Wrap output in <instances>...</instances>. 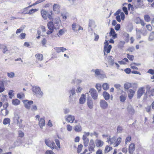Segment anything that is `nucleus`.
<instances>
[{
	"mask_svg": "<svg viewBox=\"0 0 154 154\" xmlns=\"http://www.w3.org/2000/svg\"><path fill=\"white\" fill-rule=\"evenodd\" d=\"M145 91V88L143 87H141L139 88L137 91V97L138 98H140L144 93Z\"/></svg>",
	"mask_w": 154,
	"mask_h": 154,
	"instance_id": "nucleus-8",
	"label": "nucleus"
},
{
	"mask_svg": "<svg viewBox=\"0 0 154 154\" xmlns=\"http://www.w3.org/2000/svg\"><path fill=\"white\" fill-rule=\"evenodd\" d=\"M12 103L14 105H17L20 103V101L18 99H13L12 101Z\"/></svg>",
	"mask_w": 154,
	"mask_h": 154,
	"instance_id": "nucleus-35",
	"label": "nucleus"
},
{
	"mask_svg": "<svg viewBox=\"0 0 154 154\" xmlns=\"http://www.w3.org/2000/svg\"><path fill=\"white\" fill-rule=\"evenodd\" d=\"M29 11L28 7L25 8L23 9L21 13L23 14H28Z\"/></svg>",
	"mask_w": 154,
	"mask_h": 154,
	"instance_id": "nucleus-41",
	"label": "nucleus"
},
{
	"mask_svg": "<svg viewBox=\"0 0 154 154\" xmlns=\"http://www.w3.org/2000/svg\"><path fill=\"white\" fill-rule=\"evenodd\" d=\"M25 95L23 93H18L17 95V97L19 99H21L24 97Z\"/></svg>",
	"mask_w": 154,
	"mask_h": 154,
	"instance_id": "nucleus-49",
	"label": "nucleus"
},
{
	"mask_svg": "<svg viewBox=\"0 0 154 154\" xmlns=\"http://www.w3.org/2000/svg\"><path fill=\"white\" fill-rule=\"evenodd\" d=\"M137 31V38H140L141 37L140 34V30H136Z\"/></svg>",
	"mask_w": 154,
	"mask_h": 154,
	"instance_id": "nucleus-56",
	"label": "nucleus"
},
{
	"mask_svg": "<svg viewBox=\"0 0 154 154\" xmlns=\"http://www.w3.org/2000/svg\"><path fill=\"white\" fill-rule=\"evenodd\" d=\"M5 90V87L3 82L0 81V92H2Z\"/></svg>",
	"mask_w": 154,
	"mask_h": 154,
	"instance_id": "nucleus-36",
	"label": "nucleus"
},
{
	"mask_svg": "<svg viewBox=\"0 0 154 154\" xmlns=\"http://www.w3.org/2000/svg\"><path fill=\"white\" fill-rule=\"evenodd\" d=\"M55 51L57 53H60L61 52H63L64 51L67 50V49L64 47H55L54 48Z\"/></svg>",
	"mask_w": 154,
	"mask_h": 154,
	"instance_id": "nucleus-17",
	"label": "nucleus"
},
{
	"mask_svg": "<svg viewBox=\"0 0 154 154\" xmlns=\"http://www.w3.org/2000/svg\"><path fill=\"white\" fill-rule=\"evenodd\" d=\"M38 125L41 128L45 125V118H41L40 119L38 122Z\"/></svg>",
	"mask_w": 154,
	"mask_h": 154,
	"instance_id": "nucleus-20",
	"label": "nucleus"
},
{
	"mask_svg": "<svg viewBox=\"0 0 154 154\" xmlns=\"http://www.w3.org/2000/svg\"><path fill=\"white\" fill-rule=\"evenodd\" d=\"M131 87V83H125L124 85L125 88L126 89H128Z\"/></svg>",
	"mask_w": 154,
	"mask_h": 154,
	"instance_id": "nucleus-46",
	"label": "nucleus"
},
{
	"mask_svg": "<svg viewBox=\"0 0 154 154\" xmlns=\"http://www.w3.org/2000/svg\"><path fill=\"white\" fill-rule=\"evenodd\" d=\"M144 18L146 22H149L151 20V18L150 16L147 15H145L144 16Z\"/></svg>",
	"mask_w": 154,
	"mask_h": 154,
	"instance_id": "nucleus-40",
	"label": "nucleus"
},
{
	"mask_svg": "<svg viewBox=\"0 0 154 154\" xmlns=\"http://www.w3.org/2000/svg\"><path fill=\"white\" fill-rule=\"evenodd\" d=\"M26 34L25 33H21L20 35L19 36V37L21 39H23L25 38L26 36Z\"/></svg>",
	"mask_w": 154,
	"mask_h": 154,
	"instance_id": "nucleus-53",
	"label": "nucleus"
},
{
	"mask_svg": "<svg viewBox=\"0 0 154 154\" xmlns=\"http://www.w3.org/2000/svg\"><path fill=\"white\" fill-rule=\"evenodd\" d=\"M41 13L42 18L45 20L47 19L48 14V11H46L45 10L42 9L41 11Z\"/></svg>",
	"mask_w": 154,
	"mask_h": 154,
	"instance_id": "nucleus-10",
	"label": "nucleus"
},
{
	"mask_svg": "<svg viewBox=\"0 0 154 154\" xmlns=\"http://www.w3.org/2000/svg\"><path fill=\"white\" fill-rule=\"evenodd\" d=\"M104 144L103 141L100 140H96V145L97 147H101Z\"/></svg>",
	"mask_w": 154,
	"mask_h": 154,
	"instance_id": "nucleus-19",
	"label": "nucleus"
},
{
	"mask_svg": "<svg viewBox=\"0 0 154 154\" xmlns=\"http://www.w3.org/2000/svg\"><path fill=\"white\" fill-rule=\"evenodd\" d=\"M60 6L57 4H54L53 6V10L54 11H56L57 14H59L60 13Z\"/></svg>",
	"mask_w": 154,
	"mask_h": 154,
	"instance_id": "nucleus-13",
	"label": "nucleus"
},
{
	"mask_svg": "<svg viewBox=\"0 0 154 154\" xmlns=\"http://www.w3.org/2000/svg\"><path fill=\"white\" fill-rule=\"evenodd\" d=\"M89 93L93 99L96 100L97 99L98 94L97 91L93 88H91L90 89Z\"/></svg>",
	"mask_w": 154,
	"mask_h": 154,
	"instance_id": "nucleus-4",
	"label": "nucleus"
},
{
	"mask_svg": "<svg viewBox=\"0 0 154 154\" xmlns=\"http://www.w3.org/2000/svg\"><path fill=\"white\" fill-rule=\"evenodd\" d=\"M61 15L63 19L64 20H65L67 19V17L69 16V14L67 12H66L61 13Z\"/></svg>",
	"mask_w": 154,
	"mask_h": 154,
	"instance_id": "nucleus-37",
	"label": "nucleus"
},
{
	"mask_svg": "<svg viewBox=\"0 0 154 154\" xmlns=\"http://www.w3.org/2000/svg\"><path fill=\"white\" fill-rule=\"evenodd\" d=\"M91 71L95 73L96 75L104 76L105 75V72L101 69H92Z\"/></svg>",
	"mask_w": 154,
	"mask_h": 154,
	"instance_id": "nucleus-5",
	"label": "nucleus"
},
{
	"mask_svg": "<svg viewBox=\"0 0 154 154\" xmlns=\"http://www.w3.org/2000/svg\"><path fill=\"white\" fill-rule=\"evenodd\" d=\"M112 149L113 148L111 146L109 145H106L104 148V152L105 154L107 153L112 150Z\"/></svg>",
	"mask_w": 154,
	"mask_h": 154,
	"instance_id": "nucleus-18",
	"label": "nucleus"
},
{
	"mask_svg": "<svg viewBox=\"0 0 154 154\" xmlns=\"http://www.w3.org/2000/svg\"><path fill=\"white\" fill-rule=\"evenodd\" d=\"M19 137L22 138L23 137L24 135V133L21 131H19L18 132Z\"/></svg>",
	"mask_w": 154,
	"mask_h": 154,
	"instance_id": "nucleus-52",
	"label": "nucleus"
},
{
	"mask_svg": "<svg viewBox=\"0 0 154 154\" xmlns=\"http://www.w3.org/2000/svg\"><path fill=\"white\" fill-rule=\"evenodd\" d=\"M67 130L69 131H71L72 129V127L70 125H67L66 126Z\"/></svg>",
	"mask_w": 154,
	"mask_h": 154,
	"instance_id": "nucleus-57",
	"label": "nucleus"
},
{
	"mask_svg": "<svg viewBox=\"0 0 154 154\" xmlns=\"http://www.w3.org/2000/svg\"><path fill=\"white\" fill-rule=\"evenodd\" d=\"M38 11V9H32L29 11V14L31 15L33 14L36 12Z\"/></svg>",
	"mask_w": 154,
	"mask_h": 154,
	"instance_id": "nucleus-39",
	"label": "nucleus"
},
{
	"mask_svg": "<svg viewBox=\"0 0 154 154\" xmlns=\"http://www.w3.org/2000/svg\"><path fill=\"white\" fill-rule=\"evenodd\" d=\"M125 44V42L124 41H120L118 44V47L119 48H121L124 46Z\"/></svg>",
	"mask_w": 154,
	"mask_h": 154,
	"instance_id": "nucleus-51",
	"label": "nucleus"
},
{
	"mask_svg": "<svg viewBox=\"0 0 154 154\" xmlns=\"http://www.w3.org/2000/svg\"><path fill=\"white\" fill-rule=\"evenodd\" d=\"M120 16L121 19L122 20H124L125 18V15L123 12H121L120 13Z\"/></svg>",
	"mask_w": 154,
	"mask_h": 154,
	"instance_id": "nucleus-62",
	"label": "nucleus"
},
{
	"mask_svg": "<svg viewBox=\"0 0 154 154\" xmlns=\"http://www.w3.org/2000/svg\"><path fill=\"white\" fill-rule=\"evenodd\" d=\"M96 154H103L102 151L101 149H98L96 152Z\"/></svg>",
	"mask_w": 154,
	"mask_h": 154,
	"instance_id": "nucleus-64",
	"label": "nucleus"
},
{
	"mask_svg": "<svg viewBox=\"0 0 154 154\" xmlns=\"http://www.w3.org/2000/svg\"><path fill=\"white\" fill-rule=\"evenodd\" d=\"M127 57L131 61H132L134 59V56L128 54H127Z\"/></svg>",
	"mask_w": 154,
	"mask_h": 154,
	"instance_id": "nucleus-50",
	"label": "nucleus"
},
{
	"mask_svg": "<svg viewBox=\"0 0 154 154\" xmlns=\"http://www.w3.org/2000/svg\"><path fill=\"white\" fill-rule=\"evenodd\" d=\"M45 154H55L53 151L51 150H48L46 151L45 152Z\"/></svg>",
	"mask_w": 154,
	"mask_h": 154,
	"instance_id": "nucleus-55",
	"label": "nucleus"
},
{
	"mask_svg": "<svg viewBox=\"0 0 154 154\" xmlns=\"http://www.w3.org/2000/svg\"><path fill=\"white\" fill-rule=\"evenodd\" d=\"M32 90L38 97H41L43 95V93L41 91L40 88L38 87L33 86L32 87Z\"/></svg>",
	"mask_w": 154,
	"mask_h": 154,
	"instance_id": "nucleus-2",
	"label": "nucleus"
},
{
	"mask_svg": "<svg viewBox=\"0 0 154 154\" xmlns=\"http://www.w3.org/2000/svg\"><path fill=\"white\" fill-rule=\"evenodd\" d=\"M135 144L134 143H131L129 147L128 151L129 153L132 154L135 150Z\"/></svg>",
	"mask_w": 154,
	"mask_h": 154,
	"instance_id": "nucleus-14",
	"label": "nucleus"
},
{
	"mask_svg": "<svg viewBox=\"0 0 154 154\" xmlns=\"http://www.w3.org/2000/svg\"><path fill=\"white\" fill-rule=\"evenodd\" d=\"M1 113L2 116H6L8 115L9 111L7 109H3L1 110Z\"/></svg>",
	"mask_w": 154,
	"mask_h": 154,
	"instance_id": "nucleus-32",
	"label": "nucleus"
},
{
	"mask_svg": "<svg viewBox=\"0 0 154 154\" xmlns=\"http://www.w3.org/2000/svg\"><path fill=\"white\" fill-rule=\"evenodd\" d=\"M49 30H54L55 27L52 22H49L47 24Z\"/></svg>",
	"mask_w": 154,
	"mask_h": 154,
	"instance_id": "nucleus-21",
	"label": "nucleus"
},
{
	"mask_svg": "<svg viewBox=\"0 0 154 154\" xmlns=\"http://www.w3.org/2000/svg\"><path fill=\"white\" fill-rule=\"evenodd\" d=\"M129 93L128 95V97L130 99H131L133 97L135 94V91L133 90L130 89L129 90Z\"/></svg>",
	"mask_w": 154,
	"mask_h": 154,
	"instance_id": "nucleus-27",
	"label": "nucleus"
},
{
	"mask_svg": "<svg viewBox=\"0 0 154 154\" xmlns=\"http://www.w3.org/2000/svg\"><path fill=\"white\" fill-rule=\"evenodd\" d=\"M23 102L25 107L27 109H29L30 108L31 105L33 103V101L32 100H23Z\"/></svg>",
	"mask_w": 154,
	"mask_h": 154,
	"instance_id": "nucleus-7",
	"label": "nucleus"
},
{
	"mask_svg": "<svg viewBox=\"0 0 154 154\" xmlns=\"http://www.w3.org/2000/svg\"><path fill=\"white\" fill-rule=\"evenodd\" d=\"M127 97L126 93L124 91H122L119 96L120 101L122 102H125L126 99Z\"/></svg>",
	"mask_w": 154,
	"mask_h": 154,
	"instance_id": "nucleus-9",
	"label": "nucleus"
},
{
	"mask_svg": "<svg viewBox=\"0 0 154 154\" xmlns=\"http://www.w3.org/2000/svg\"><path fill=\"white\" fill-rule=\"evenodd\" d=\"M146 88H147V92H149L150 96H154V88L150 90V87L149 85H147L146 86Z\"/></svg>",
	"mask_w": 154,
	"mask_h": 154,
	"instance_id": "nucleus-25",
	"label": "nucleus"
},
{
	"mask_svg": "<svg viewBox=\"0 0 154 154\" xmlns=\"http://www.w3.org/2000/svg\"><path fill=\"white\" fill-rule=\"evenodd\" d=\"M100 106L103 109H105L108 107V104L104 100H101L100 102Z\"/></svg>",
	"mask_w": 154,
	"mask_h": 154,
	"instance_id": "nucleus-11",
	"label": "nucleus"
},
{
	"mask_svg": "<svg viewBox=\"0 0 154 154\" xmlns=\"http://www.w3.org/2000/svg\"><path fill=\"white\" fill-rule=\"evenodd\" d=\"M122 10L126 15H127L128 14V13L127 10V8L126 7H123L122 8Z\"/></svg>",
	"mask_w": 154,
	"mask_h": 154,
	"instance_id": "nucleus-58",
	"label": "nucleus"
},
{
	"mask_svg": "<svg viewBox=\"0 0 154 154\" xmlns=\"http://www.w3.org/2000/svg\"><path fill=\"white\" fill-rule=\"evenodd\" d=\"M146 27L149 31H151L152 29V28L150 24H148L146 26Z\"/></svg>",
	"mask_w": 154,
	"mask_h": 154,
	"instance_id": "nucleus-60",
	"label": "nucleus"
},
{
	"mask_svg": "<svg viewBox=\"0 0 154 154\" xmlns=\"http://www.w3.org/2000/svg\"><path fill=\"white\" fill-rule=\"evenodd\" d=\"M95 147V145L94 141L93 140H91L89 143V146L88 147V150L91 153L95 151L94 148Z\"/></svg>",
	"mask_w": 154,
	"mask_h": 154,
	"instance_id": "nucleus-6",
	"label": "nucleus"
},
{
	"mask_svg": "<svg viewBox=\"0 0 154 154\" xmlns=\"http://www.w3.org/2000/svg\"><path fill=\"white\" fill-rule=\"evenodd\" d=\"M102 87L103 89L104 90H107L109 88V85L106 83H104L102 85Z\"/></svg>",
	"mask_w": 154,
	"mask_h": 154,
	"instance_id": "nucleus-44",
	"label": "nucleus"
},
{
	"mask_svg": "<svg viewBox=\"0 0 154 154\" xmlns=\"http://www.w3.org/2000/svg\"><path fill=\"white\" fill-rule=\"evenodd\" d=\"M74 116L69 115L66 117V121L72 123L75 120Z\"/></svg>",
	"mask_w": 154,
	"mask_h": 154,
	"instance_id": "nucleus-12",
	"label": "nucleus"
},
{
	"mask_svg": "<svg viewBox=\"0 0 154 154\" xmlns=\"http://www.w3.org/2000/svg\"><path fill=\"white\" fill-rule=\"evenodd\" d=\"M87 104L88 107L90 109H92L93 108V103L92 100H88L87 101Z\"/></svg>",
	"mask_w": 154,
	"mask_h": 154,
	"instance_id": "nucleus-29",
	"label": "nucleus"
},
{
	"mask_svg": "<svg viewBox=\"0 0 154 154\" xmlns=\"http://www.w3.org/2000/svg\"><path fill=\"white\" fill-rule=\"evenodd\" d=\"M107 59L108 61L111 64H114V60L112 58V57L111 56H109L108 57Z\"/></svg>",
	"mask_w": 154,
	"mask_h": 154,
	"instance_id": "nucleus-45",
	"label": "nucleus"
},
{
	"mask_svg": "<svg viewBox=\"0 0 154 154\" xmlns=\"http://www.w3.org/2000/svg\"><path fill=\"white\" fill-rule=\"evenodd\" d=\"M7 75L8 77H13L14 76V73L13 72H8Z\"/></svg>",
	"mask_w": 154,
	"mask_h": 154,
	"instance_id": "nucleus-54",
	"label": "nucleus"
},
{
	"mask_svg": "<svg viewBox=\"0 0 154 154\" xmlns=\"http://www.w3.org/2000/svg\"><path fill=\"white\" fill-rule=\"evenodd\" d=\"M11 121L8 118H5L4 119L3 121V124L4 125H6L10 123Z\"/></svg>",
	"mask_w": 154,
	"mask_h": 154,
	"instance_id": "nucleus-38",
	"label": "nucleus"
},
{
	"mask_svg": "<svg viewBox=\"0 0 154 154\" xmlns=\"http://www.w3.org/2000/svg\"><path fill=\"white\" fill-rule=\"evenodd\" d=\"M53 23L55 27V29H58L60 26L61 20L59 17H57L53 20Z\"/></svg>",
	"mask_w": 154,
	"mask_h": 154,
	"instance_id": "nucleus-3",
	"label": "nucleus"
},
{
	"mask_svg": "<svg viewBox=\"0 0 154 154\" xmlns=\"http://www.w3.org/2000/svg\"><path fill=\"white\" fill-rule=\"evenodd\" d=\"M35 57L37 61H41L43 60V56L42 54L40 53H38L35 55Z\"/></svg>",
	"mask_w": 154,
	"mask_h": 154,
	"instance_id": "nucleus-16",
	"label": "nucleus"
},
{
	"mask_svg": "<svg viewBox=\"0 0 154 154\" xmlns=\"http://www.w3.org/2000/svg\"><path fill=\"white\" fill-rule=\"evenodd\" d=\"M83 147V145L82 144H80L78 146L77 149V152L79 153L82 151Z\"/></svg>",
	"mask_w": 154,
	"mask_h": 154,
	"instance_id": "nucleus-47",
	"label": "nucleus"
},
{
	"mask_svg": "<svg viewBox=\"0 0 154 154\" xmlns=\"http://www.w3.org/2000/svg\"><path fill=\"white\" fill-rule=\"evenodd\" d=\"M66 31L65 29H60L57 33V35L58 37H60V36L63 35L66 32Z\"/></svg>",
	"mask_w": 154,
	"mask_h": 154,
	"instance_id": "nucleus-28",
	"label": "nucleus"
},
{
	"mask_svg": "<svg viewBox=\"0 0 154 154\" xmlns=\"http://www.w3.org/2000/svg\"><path fill=\"white\" fill-rule=\"evenodd\" d=\"M54 140L57 146L53 140H50L49 138L45 139V144L51 149H60V146L59 140L58 139L55 138V137Z\"/></svg>",
	"mask_w": 154,
	"mask_h": 154,
	"instance_id": "nucleus-1",
	"label": "nucleus"
},
{
	"mask_svg": "<svg viewBox=\"0 0 154 154\" xmlns=\"http://www.w3.org/2000/svg\"><path fill=\"white\" fill-rule=\"evenodd\" d=\"M130 9H131V10L133 11L134 9L133 6L131 4H129L128 5V10H130Z\"/></svg>",
	"mask_w": 154,
	"mask_h": 154,
	"instance_id": "nucleus-59",
	"label": "nucleus"
},
{
	"mask_svg": "<svg viewBox=\"0 0 154 154\" xmlns=\"http://www.w3.org/2000/svg\"><path fill=\"white\" fill-rule=\"evenodd\" d=\"M47 42V40L45 38H44L41 41L42 44L43 46H44Z\"/></svg>",
	"mask_w": 154,
	"mask_h": 154,
	"instance_id": "nucleus-61",
	"label": "nucleus"
},
{
	"mask_svg": "<svg viewBox=\"0 0 154 154\" xmlns=\"http://www.w3.org/2000/svg\"><path fill=\"white\" fill-rule=\"evenodd\" d=\"M148 40L149 42H152L154 40V31H152L150 33Z\"/></svg>",
	"mask_w": 154,
	"mask_h": 154,
	"instance_id": "nucleus-24",
	"label": "nucleus"
},
{
	"mask_svg": "<svg viewBox=\"0 0 154 154\" xmlns=\"http://www.w3.org/2000/svg\"><path fill=\"white\" fill-rule=\"evenodd\" d=\"M88 26L89 27H95L94 22L91 20H89Z\"/></svg>",
	"mask_w": 154,
	"mask_h": 154,
	"instance_id": "nucleus-43",
	"label": "nucleus"
},
{
	"mask_svg": "<svg viewBox=\"0 0 154 154\" xmlns=\"http://www.w3.org/2000/svg\"><path fill=\"white\" fill-rule=\"evenodd\" d=\"M78 26L75 23H73L72 25V28L74 32H76L77 31V30L76 28L78 27Z\"/></svg>",
	"mask_w": 154,
	"mask_h": 154,
	"instance_id": "nucleus-42",
	"label": "nucleus"
},
{
	"mask_svg": "<svg viewBox=\"0 0 154 154\" xmlns=\"http://www.w3.org/2000/svg\"><path fill=\"white\" fill-rule=\"evenodd\" d=\"M74 129L76 132H79L82 131V128L80 125H79L75 126L74 127Z\"/></svg>",
	"mask_w": 154,
	"mask_h": 154,
	"instance_id": "nucleus-34",
	"label": "nucleus"
},
{
	"mask_svg": "<svg viewBox=\"0 0 154 154\" xmlns=\"http://www.w3.org/2000/svg\"><path fill=\"white\" fill-rule=\"evenodd\" d=\"M0 49H3V52L5 53L8 51L6 46L2 44H0Z\"/></svg>",
	"mask_w": 154,
	"mask_h": 154,
	"instance_id": "nucleus-33",
	"label": "nucleus"
},
{
	"mask_svg": "<svg viewBox=\"0 0 154 154\" xmlns=\"http://www.w3.org/2000/svg\"><path fill=\"white\" fill-rule=\"evenodd\" d=\"M86 100V96L84 94H82L79 99V103L81 104L84 103Z\"/></svg>",
	"mask_w": 154,
	"mask_h": 154,
	"instance_id": "nucleus-22",
	"label": "nucleus"
},
{
	"mask_svg": "<svg viewBox=\"0 0 154 154\" xmlns=\"http://www.w3.org/2000/svg\"><path fill=\"white\" fill-rule=\"evenodd\" d=\"M112 48V46L111 45H109L108 46H104V53L105 55H106L105 52L106 51L107 53H109L110 52L111 49Z\"/></svg>",
	"mask_w": 154,
	"mask_h": 154,
	"instance_id": "nucleus-23",
	"label": "nucleus"
},
{
	"mask_svg": "<svg viewBox=\"0 0 154 154\" xmlns=\"http://www.w3.org/2000/svg\"><path fill=\"white\" fill-rule=\"evenodd\" d=\"M13 91L12 90H11L9 91L8 92V95L10 98L11 99L14 96V94H13Z\"/></svg>",
	"mask_w": 154,
	"mask_h": 154,
	"instance_id": "nucleus-48",
	"label": "nucleus"
},
{
	"mask_svg": "<svg viewBox=\"0 0 154 154\" xmlns=\"http://www.w3.org/2000/svg\"><path fill=\"white\" fill-rule=\"evenodd\" d=\"M109 35H110L112 36L114 39L116 37L117 34L116 33L114 29L112 28H111Z\"/></svg>",
	"mask_w": 154,
	"mask_h": 154,
	"instance_id": "nucleus-26",
	"label": "nucleus"
},
{
	"mask_svg": "<svg viewBox=\"0 0 154 154\" xmlns=\"http://www.w3.org/2000/svg\"><path fill=\"white\" fill-rule=\"evenodd\" d=\"M122 141V138L120 137H119L117 138L115 143V147L118 146L121 143Z\"/></svg>",
	"mask_w": 154,
	"mask_h": 154,
	"instance_id": "nucleus-31",
	"label": "nucleus"
},
{
	"mask_svg": "<svg viewBox=\"0 0 154 154\" xmlns=\"http://www.w3.org/2000/svg\"><path fill=\"white\" fill-rule=\"evenodd\" d=\"M116 140V138L115 136H114L112 138H110V136H109V138L106 141V142L110 145H112L115 142Z\"/></svg>",
	"mask_w": 154,
	"mask_h": 154,
	"instance_id": "nucleus-15",
	"label": "nucleus"
},
{
	"mask_svg": "<svg viewBox=\"0 0 154 154\" xmlns=\"http://www.w3.org/2000/svg\"><path fill=\"white\" fill-rule=\"evenodd\" d=\"M103 95L106 100H108L110 98V96L109 94L106 91L103 92Z\"/></svg>",
	"mask_w": 154,
	"mask_h": 154,
	"instance_id": "nucleus-30",
	"label": "nucleus"
},
{
	"mask_svg": "<svg viewBox=\"0 0 154 154\" xmlns=\"http://www.w3.org/2000/svg\"><path fill=\"white\" fill-rule=\"evenodd\" d=\"M131 140V137L130 136H128L125 140V143L126 144L128 142H130Z\"/></svg>",
	"mask_w": 154,
	"mask_h": 154,
	"instance_id": "nucleus-63",
	"label": "nucleus"
}]
</instances>
